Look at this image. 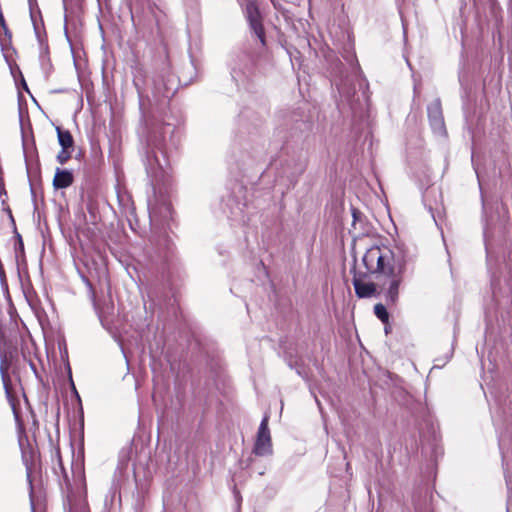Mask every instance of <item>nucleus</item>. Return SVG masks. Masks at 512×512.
Here are the masks:
<instances>
[{"instance_id":"nucleus-18","label":"nucleus","mask_w":512,"mask_h":512,"mask_svg":"<svg viewBox=\"0 0 512 512\" xmlns=\"http://www.w3.org/2000/svg\"><path fill=\"white\" fill-rule=\"evenodd\" d=\"M4 32V37H0V47L2 51H5L8 47H11L12 44V32L8 28V26L2 27Z\"/></svg>"},{"instance_id":"nucleus-5","label":"nucleus","mask_w":512,"mask_h":512,"mask_svg":"<svg viewBox=\"0 0 512 512\" xmlns=\"http://www.w3.org/2000/svg\"><path fill=\"white\" fill-rule=\"evenodd\" d=\"M350 272L353 274L352 284L354 286L355 294L358 298H370L373 296H379L384 291V286L386 281H376V282H364L362 273H358L356 271V259L354 260V264L350 269Z\"/></svg>"},{"instance_id":"nucleus-41","label":"nucleus","mask_w":512,"mask_h":512,"mask_svg":"<svg viewBox=\"0 0 512 512\" xmlns=\"http://www.w3.org/2000/svg\"><path fill=\"white\" fill-rule=\"evenodd\" d=\"M389 332V328L385 327V333L387 334Z\"/></svg>"},{"instance_id":"nucleus-8","label":"nucleus","mask_w":512,"mask_h":512,"mask_svg":"<svg viewBox=\"0 0 512 512\" xmlns=\"http://www.w3.org/2000/svg\"><path fill=\"white\" fill-rule=\"evenodd\" d=\"M406 262H398L397 274L383 278L389 280L388 288L385 291V302L388 307L395 306L399 299V287L403 281Z\"/></svg>"},{"instance_id":"nucleus-30","label":"nucleus","mask_w":512,"mask_h":512,"mask_svg":"<svg viewBox=\"0 0 512 512\" xmlns=\"http://www.w3.org/2000/svg\"><path fill=\"white\" fill-rule=\"evenodd\" d=\"M5 211H6V213L8 214V218H10V221H11V223H12V225H13V230L17 229V228H16V224H15L14 217H13V215H12V211H11V209H10L9 207H7V208H5Z\"/></svg>"},{"instance_id":"nucleus-21","label":"nucleus","mask_w":512,"mask_h":512,"mask_svg":"<svg viewBox=\"0 0 512 512\" xmlns=\"http://www.w3.org/2000/svg\"><path fill=\"white\" fill-rule=\"evenodd\" d=\"M473 3L477 9H480L488 5L493 13H495L497 6L496 0H473Z\"/></svg>"},{"instance_id":"nucleus-26","label":"nucleus","mask_w":512,"mask_h":512,"mask_svg":"<svg viewBox=\"0 0 512 512\" xmlns=\"http://www.w3.org/2000/svg\"><path fill=\"white\" fill-rule=\"evenodd\" d=\"M55 454H56V457H57L58 469L61 471V473L66 472V470H65V468L63 466L60 450L56 449Z\"/></svg>"},{"instance_id":"nucleus-19","label":"nucleus","mask_w":512,"mask_h":512,"mask_svg":"<svg viewBox=\"0 0 512 512\" xmlns=\"http://www.w3.org/2000/svg\"><path fill=\"white\" fill-rule=\"evenodd\" d=\"M42 61V67L45 70L46 75L48 76L51 72L52 64L50 58L48 57V45L46 44L43 51L40 55Z\"/></svg>"},{"instance_id":"nucleus-28","label":"nucleus","mask_w":512,"mask_h":512,"mask_svg":"<svg viewBox=\"0 0 512 512\" xmlns=\"http://www.w3.org/2000/svg\"><path fill=\"white\" fill-rule=\"evenodd\" d=\"M233 493H234L235 501L237 503V508L239 509L240 505H241V501H242V496H241L240 492L236 489V487H234Z\"/></svg>"},{"instance_id":"nucleus-14","label":"nucleus","mask_w":512,"mask_h":512,"mask_svg":"<svg viewBox=\"0 0 512 512\" xmlns=\"http://www.w3.org/2000/svg\"><path fill=\"white\" fill-rule=\"evenodd\" d=\"M57 140L61 148L74 149L75 141L69 130H65L60 126H56Z\"/></svg>"},{"instance_id":"nucleus-7","label":"nucleus","mask_w":512,"mask_h":512,"mask_svg":"<svg viewBox=\"0 0 512 512\" xmlns=\"http://www.w3.org/2000/svg\"><path fill=\"white\" fill-rule=\"evenodd\" d=\"M268 420V415H265L258 428L256 441L253 447V453L257 456H268L273 452Z\"/></svg>"},{"instance_id":"nucleus-1","label":"nucleus","mask_w":512,"mask_h":512,"mask_svg":"<svg viewBox=\"0 0 512 512\" xmlns=\"http://www.w3.org/2000/svg\"><path fill=\"white\" fill-rule=\"evenodd\" d=\"M155 73L152 77V98L157 105L166 107L179 87L178 78L170 70L168 51L163 46L154 59Z\"/></svg>"},{"instance_id":"nucleus-3","label":"nucleus","mask_w":512,"mask_h":512,"mask_svg":"<svg viewBox=\"0 0 512 512\" xmlns=\"http://www.w3.org/2000/svg\"><path fill=\"white\" fill-rule=\"evenodd\" d=\"M314 126L313 117L302 108L292 111L284 120L282 129L286 145H293L303 149L311 136Z\"/></svg>"},{"instance_id":"nucleus-9","label":"nucleus","mask_w":512,"mask_h":512,"mask_svg":"<svg viewBox=\"0 0 512 512\" xmlns=\"http://www.w3.org/2000/svg\"><path fill=\"white\" fill-rule=\"evenodd\" d=\"M83 280L89 289L90 298L101 325L106 329H110V320L108 318L107 311L110 309L113 310V305H106V307L100 306V304L96 301L95 290L92 283L86 277H83Z\"/></svg>"},{"instance_id":"nucleus-35","label":"nucleus","mask_w":512,"mask_h":512,"mask_svg":"<svg viewBox=\"0 0 512 512\" xmlns=\"http://www.w3.org/2000/svg\"><path fill=\"white\" fill-rule=\"evenodd\" d=\"M4 58H5V60L7 61V63L9 64V66H10V69H11V73H12V75H13V76H14V78L16 79V75H15L14 69H13V67L11 66V64H10V62H9V59H8V56H7L6 54H4Z\"/></svg>"},{"instance_id":"nucleus-29","label":"nucleus","mask_w":512,"mask_h":512,"mask_svg":"<svg viewBox=\"0 0 512 512\" xmlns=\"http://www.w3.org/2000/svg\"><path fill=\"white\" fill-rule=\"evenodd\" d=\"M361 215L362 213L359 210H357L356 208L352 209L353 225L355 224L356 221L360 219Z\"/></svg>"},{"instance_id":"nucleus-34","label":"nucleus","mask_w":512,"mask_h":512,"mask_svg":"<svg viewBox=\"0 0 512 512\" xmlns=\"http://www.w3.org/2000/svg\"><path fill=\"white\" fill-rule=\"evenodd\" d=\"M511 260H512V253L510 252V253L508 254V261H507V264H506V265H507V267H508V269H509V272L512 274V266H511V264H510V261H511Z\"/></svg>"},{"instance_id":"nucleus-36","label":"nucleus","mask_w":512,"mask_h":512,"mask_svg":"<svg viewBox=\"0 0 512 512\" xmlns=\"http://www.w3.org/2000/svg\"><path fill=\"white\" fill-rule=\"evenodd\" d=\"M69 375H71V370H70V369H69ZM70 380H72V376H70ZM71 385H72V387H73V389H74V392H75L76 396L79 398V395H78V393H77V391H76V389H75V386H74V382H73V381H71Z\"/></svg>"},{"instance_id":"nucleus-31","label":"nucleus","mask_w":512,"mask_h":512,"mask_svg":"<svg viewBox=\"0 0 512 512\" xmlns=\"http://www.w3.org/2000/svg\"><path fill=\"white\" fill-rule=\"evenodd\" d=\"M30 192H31L32 200L34 202V210L36 211L37 210L36 192H35V189L32 184H30Z\"/></svg>"},{"instance_id":"nucleus-33","label":"nucleus","mask_w":512,"mask_h":512,"mask_svg":"<svg viewBox=\"0 0 512 512\" xmlns=\"http://www.w3.org/2000/svg\"><path fill=\"white\" fill-rule=\"evenodd\" d=\"M79 481L84 484V475L82 473L79 474ZM83 496L85 497L86 495V488H85V485H83Z\"/></svg>"},{"instance_id":"nucleus-24","label":"nucleus","mask_w":512,"mask_h":512,"mask_svg":"<svg viewBox=\"0 0 512 512\" xmlns=\"http://www.w3.org/2000/svg\"><path fill=\"white\" fill-rule=\"evenodd\" d=\"M32 25H33V29H34L35 35H36V37H37V39H38V41H39V43H40V45L42 47L43 46V38H42V34H41V29H43V28H42L40 22L39 23H34Z\"/></svg>"},{"instance_id":"nucleus-23","label":"nucleus","mask_w":512,"mask_h":512,"mask_svg":"<svg viewBox=\"0 0 512 512\" xmlns=\"http://www.w3.org/2000/svg\"><path fill=\"white\" fill-rule=\"evenodd\" d=\"M1 378H2L5 392L8 396H10V382H11L10 376L8 373L7 374L3 373V374H1Z\"/></svg>"},{"instance_id":"nucleus-2","label":"nucleus","mask_w":512,"mask_h":512,"mask_svg":"<svg viewBox=\"0 0 512 512\" xmlns=\"http://www.w3.org/2000/svg\"><path fill=\"white\" fill-rule=\"evenodd\" d=\"M402 261H405L404 258H397L388 247L373 246L362 257L366 268V272H363L362 276L363 278L373 277L376 281H381L385 277L396 275L398 262Z\"/></svg>"},{"instance_id":"nucleus-6","label":"nucleus","mask_w":512,"mask_h":512,"mask_svg":"<svg viewBox=\"0 0 512 512\" xmlns=\"http://www.w3.org/2000/svg\"><path fill=\"white\" fill-rule=\"evenodd\" d=\"M245 5V16L248 21L251 32H253L264 46L266 44L265 30L262 23V15L256 0H239Z\"/></svg>"},{"instance_id":"nucleus-15","label":"nucleus","mask_w":512,"mask_h":512,"mask_svg":"<svg viewBox=\"0 0 512 512\" xmlns=\"http://www.w3.org/2000/svg\"><path fill=\"white\" fill-rule=\"evenodd\" d=\"M19 118H20V125H21V132H22V146H23V152L25 156V161H28V157L30 153H33L37 155L36 145L34 141V137L32 136L31 139V146L29 147L26 139H25V133H24V127H23V117H22V111H19Z\"/></svg>"},{"instance_id":"nucleus-39","label":"nucleus","mask_w":512,"mask_h":512,"mask_svg":"<svg viewBox=\"0 0 512 512\" xmlns=\"http://www.w3.org/2000/svg\"><path fill=\"white\" fill-rule=\"evenodd\" d=\"M2 194L6 195V190L4 189V187L2 188V190H0V196H1Z\"/></svg>"},{"instance_id":"nucleus-27","label":"nucleus","mask_w":512,"mask_h":512,"mask_svg":"<svg viewBox=\"0 0 512 512\" xmlns=\"http://www.w3.org/2000/svg\"><path fill=\"white\" fill-rule=\"evenodd\" d=\"M16 69H17V73L19 74V76H20V78H21V86H22V88H23L26 92L30 93L29 88H28V85H27V83H26V81H25V79H24V77H23V75H22V72L20 71V69H19V67H18V66L16 67Z\"/></svg>"},{"instance_id":"nucleus-25","label":"nucleus","mask_w":512,"mask_h":512,"mask_svg":"<svg viewBox=\"0 0 512 512\" xmlns=\"http://www.w3.org/2000/svg\"><path fill=\"white\" fill-rule=\"evenodd\" d=\"M0 358H1V362H0V374H7L8 373V368H9V364L7 363V360H6V356L5 355H2L0 353Z\"/></svg>"},{"instance_id":"nucleus-22","label":"nucleus","mask_w":512,"mask_h":512,"mask_svg":"<svg viewBox=\"0 0 512 512\" xmlns=\"http://www.w3.org/2000/svg\"><path fill=\"white\" fill-rule=\"evenodd\" d=\"M16 238L15 253L16 257H19V253L24 254V243L22 236L18 233L17 229L13 230Z\"/></svg>"},{"instance_id":"nucleus-37","label":"nucleus","mask_w":512,"mask_h":512,"mask_svg":"<svg viewBox=\"0 0 512 512\" xmlns=\"http://www.w3.org/2000/svg\"><path fill=\"white\" fill-rule=\"evenodd\" d=\"M413 503H414L415 510H416V511L420 510V506H419V505H418V503L416 502V500H415V496L413 497Z\"/></svg>"},{"instance_id":"nucleus-32","label":"nucleus","mask_w":512,"mask_h":512,"mask_svg":"<svg viewBox=\"0 0 512 512\" xmlns=\"http://www.w3.org/2000/svg\"><path fill=\"white\" fill-rule=\"evenodd\" d=\"M240 75H241L240 71H237L235 68L232 69L231 76H232L234 81L238 82L239 79H240Z\"/></svg>"},{"instance_id":"nucleus-10","label":"nucleus","mask_w":512,"mask_h":512,"mask_svg":"<svg viewBox=\"0 0 512 512\" xmlns=\"http://www.w3.org/2000/svg\"><path fill=\"white\" fill-rule=\"evenodd\" d=\"M428 118L431 127L435 131H443L445 128L444 119L442 115V108L439 99H436L427 107Z\"/></svg>"},{"instance_id":"nucleus-12","label":"nucleus","mask_w":512,"mask_h":512,"mask_svg":"<svg viewBox=\"0 0 512 512\" xmlns=\"http://www.w3.org/2000/svg\"><path fill=\"white\" fill-rule=\"evenodd\" d=\"M74 182V175L71 170L61 169L59 167L55 170V175L53 178V188L55 190L66 189L71 186Z\"/></svg>"},{"instance_id":"nucleus-17","label":"nucleus","mask_w":512,"mask_h":512,"mask_svg":"<svg viewBox=\"0 0 512 512\" xmlns=\"http://www.w3.org/2000/svg\"><path fill=\"white\" fill-rule=\"evenodd\" d=\"M386 306L387 305H384L382 303H377L374 306V314L383 323H388V320H389V313L387 311V307Z\"/></svg>"},{"instance_id":"nucleus-40","label":"nucleus","mask_w":512,"mask_h":512,"mask_svg":"<svg viewBox=\"0 0 512 512\" xmlns=\"http://www.w3.org/2000/svg\"><path fill=\"white\" fill-rule=\"evenodd\" d=\"M134 83H135V86L138 87V83L136 81H134ZM137 90H138V93L140 94L139 88H137Z\"/></svg>"},{"instance_id":"nucleus-38","label":"nucleus","mask_w":512,"mask_h":512,"mask_svg":"<svg viewBox=\"0 0 512 512\" xmlns=\"http://www.w3.org/2000/svg\"><path fill=\"white\" fill-rule=\"evenodd\" d=\"M62 1H63L64 10L67 11V0H62Z\"/></svg>"},{"instance_id":"nucleus-11","label":"nucleus","mask_w":512,"mask_h":512,"mask_svg":"<svg viewBox=\"0 0 512 512\" xmlns=\"http://www.w3.org/2000/svg\"><path fill=\"white\" fill-rule=\"evenodd\" d=\"M20 447H21V453H22V461L26 468V476L30 487V498L33 496V484H32V458H33V452L31 450L30 444H27L26 446L23 445L22 441H19ZM31 509L32 512H35L34 509V502L33 499H31Z\"/></svg>"},{"instance_id":"nucleus-13","label":"nucleus","mask_w":512,"mask_h":512,"mask_svg":"<svg viewBox=\"0 0 512 512\" xmlns=\"http://www.w3.org/2000/svg\"><path fill=\"white\" fill-rule=\"evenodd\" d=\"M62 477H63V483L60 482V485H61L62 490L66 492L67 502L71 509L76 508L78 505H80V503L82 501V499H81L82 496L78 497L76 495V492L72 486V483L69 479L67 472H63Z\"/></svg>"},{"instance_id":"nucleus-20","label":"nucleus","mask_w":512,"mask_h":512,"mask_svg":"<svg viewBox=\"0 0 512 512\" xmlns=\"http://www.w3.org/2000/svg\"><path fill=\"white\" fill-rule=\"evenodd\" d=\"M73 151L74 149L61 148L60 152L56 156V160L59 164L64 165L69 159H71Z\"/></svg>"},{"instance_id":"nucleus-16","label":"nucleus","mask_w":512,"mask_h":512,"mask_svg":"<svg viewBox=\"0 0 512 512\" xmlns=\"http://www.w3.org/2000/svg\"><path fill=\"white\" fill-rule=\"evenodd\" d=\"M27 1H28V5H29L30 18H31L32 24L40 22L42 28H44V21H43L41 10L38 6L37 0H27Z\"/></svg>"},{"instance_id":"nucleus-4","label":"nucleus","mask_w":512,"mask_h":512,"mask_svg":"<svg viewBox=\"0 0 512 512\" xmlns=\"http://www.w3.org/2000/svg\"><path fill=\"white\" fill-rule=\"evenodd\" d=\"M169 128H171L169 124H161L148 132V147L145 151V155L143 158V163L148 177H157L158 173L162 170V166L160 164V161L157 157L154 148L162 151L164 143V133Z\"/></svg>"}]
</instances>
